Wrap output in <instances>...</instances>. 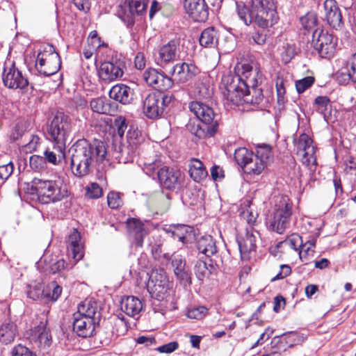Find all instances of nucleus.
<instances>
[{
	"instance_id": "864d4df0",
	"label": "nucleus",
	"mask_w": 356,
	"mask_h": 356,
	"mask_svg": "<svg viewBox=\"0 0 356 356\" xmlns=\"http://www.w3.org/2000/svg\"><path fill=\"white\" fill-rule=\"evenodd\" d=\"M208 313V309L204 306L193 307L187 312V316L189 318L200 320Z\"/></svg>"
},
{
	"instance_id": "680f3d73",
	"label": "nucleus",
	"mask_w": 356,
	"mask_h": 356,
	"mask_svg": "<svg viewBox=\"0 0 356 356\" xmlns=\"http://www.w3.org/2000/svg\"><path fill=\"white\" fill-rule=\"evenodd\" d=\"M143 165L144 166L143 170L149 176L153 175L155 169L159 166L156 163V159L154 158L152 159H145Z\"/></svg>"
},
{
	"instance_id": "c03bdc74",
	"label": "nucleus",
	"mask_w": 356,
	"mask_h": 356,
	"mask_svg": "<svg viewBox=\"0 0 356 356\" xmlns=\"http://www.w3.org/2000/svg\"><path fill=\"white\" fill-rule=\"evenodd\" d=\"M90 108L93 112L99 114H106L108 112V106L104 97H98L92 99L90 104Z\"/></svg>"
},
{
	"instance_id": "f3484780",
	"label": "nucleus",
	"mask_w": 356,
	"mask_h": 356,
	"mask_svg": "<svg viewBox=\"0 0 356 356\" xmlns=\"http://www.w3.org/2000/svg\"><path fill=\"white\" fill-rule=\"evenodd\" d=\"M123 74V64L118 60L103 62L98 70L99 77L104 83L119 80Z\"/></svg>"
},
{
	"instance_id": "49530a36",
	"label": "nucleus",
	"mask_w": 356,
	"mask_h": 356,
	"mask_svg": "<svg viewBox=\"0 0 356 356\" xmlns=\"http://www.w3.org/2000/svg\"><path fill=\"white\" fill-rule=\"evenodd\" d=\"M282 59L284 63H289L296 54L295 45L288 42L284 43L280 49Z\"/></svg>"
},
{
	"instance_id": "20e7f679",
	"label": "nucleus",
	"mask_w": 356,
	"mask_h": 356,
	"mask_svg": "<svg viewBox=\"0 0 356 356\" xmlns=\"http://www.w3.org/2000/svg\"><path fill=\"white\" fill-rule=\"evenodd\" d=\"M32 193L38 195L42 204L60 201L67 195L66 185L60 179L50 180L35 178L31 184Z\"/></svg>"
},
{
	"instance_id": "1a4fd4ad",
	"label": "nucleus",
	"mask_w": 356,
	"mask_h": 356,
	"mask_svg": "<svg viewBox=\"0 0 356 356\" xmlns=\"http://www.w3.org/2000/svg\"><path fill=\"white\" fill-rule=\"evenodd\" d=\"M172 99L171 95L160 92L149 93L143 100V113L148 118L155 119L162 115Z\"/></svg>"
},
{
	"instance_id": "c756f323",
	"label": "nucleus",
	"mask_w": 356,
	"mask_h": 356,
	"mask_svg": "<svg viewBox=\"0 0 356 356\" xmlns=\"http://www.w3.org/2000/svg\"><path fill=\"white\" fill-rule=\"evenodd\" d=\"M30 339L37 343L38 346H49L51 343V336L44 323L41 322L32 330Z\"/></svg>"
},
{
	"instance_id": "052dcab7",
	"label": "nucleus",
	"mask_w": 356,
	"mask_h": 356,
	"mask_svg": "<svg viewBox=\"0 0 356 356\" xmlns=\"http://www.w3.org/2000/svg\"><path fill=\"white\" fill-rule=\"evenodd\" d=\"M195 273L198 280H202L207 273V267L204 261H197L194 268Z\"/></svg>"
},
{
	"instance_id": "09e8293b",
	"label": "nucleus",
	"mask_w": 356,
	"mask_h": 356,
	"mask_svg": "<svg viewBox=\"0 0 356 356\" xmlns=\"http://www.w3.org/2000/svg\"><path fill=\"white\" fill-rule=\"evenodd\" d=\"M173 86L172 80L171 78L161 72L159 77L158 79V81L156 82L154 88L161 90L165 91L170 89Z\"/></svg>"
},
{
	"instance_id": "f704fd0d",
	"label": "nucleus",
	"mask_w": 356,
	"mask_h": 356,
	"mask_svg": "<svg viewBox=\"0 0 356 356\" xmlns=\"http://www.w3.org/2000/svg\"><path fill=\"white\" fill-rule=\"evenodd\" d=\"M188 171L191 177L196 182L204 179L208 175L203 163L197 159H191Z\"/></svg>"
},
{
	"instance_id": "37998d69",
	"label": "nucleus",
	"mask_w": 356,
	"mask_h": 356,
	"mask_svg": "<svg viewBox=\"0 0 356 356\" xmlns=\"http://www.w3.org/2000/svg\"><path fill=\"white\" fill-rule=\"evenodd\" d=\"M316 245L315 240H309L300 247L298 253L302 261H307L314 256Z\"/></svg>"
},
{
	"instance_id": "e433bc0d",
	"label": "nucleus",
	"mask_w": 356,
	"mask_h": 356,
	"mask_svg": "<svg viewBox=\"0 0 356 356\" xmlns=\"http://www.w3.org/2000/svg\"><path fill=\"white\" fill-rule=\"evenodd\" d=\"M62 293V288L56 282L47 284L42 289L41 296L47 301L55 302Z\"/></svg>"
},
{
	"instance_id": "72a5a7b5",
	"label": "nucleus",
	"mask_w": 356,
	"mask_h": 356,
	"mask_svg": "<svg viewBox=\"0 0 356 356\" xmlns=\"http://www.w3.org/2000/svg\"><path fill=\"white\" fill-rule=\"evenodd\" d=\"M218 40V31L213 26L205 29L201 33L199 41L202 47H214Z\"/></svg>"
},
{
	"instance_id": "b1692460",
	"label": "nucleus",
	"mask_w": 356,
	"mask_h": 356,
	"mask_svg": "<svg viewBox=\"0 0 356 356\" xmlns=\"http://www.w3.org/2000/svg\"><path fill=\"white\" fill-rule=\"evenodd\" d=\"M253 22L262 29L273 27L279 20L277 9L252 13Z\"/></svg>"
},
{
	"instance_id": "6e6d98bb",
	"label": "nucleus",
	"mask_w": 356,
	"mask_h": 356,
	"mask_svg": "<svg viewBox=\"0 0 356 356\" xmlns=\"http://www.w3.org/2000/svg\"><path fill=\"white\" fill-rule=\"evenodd\" d=\"M348 76L353 82L356 83V52L349 58L346 64Z\"/></svg>"
},
{
	"instance_id": "a19ab883",
	"label": "nucleus",
	"mask_w": 356,
	"mask_h": 356,
	"mask_svg": "<svg viewBox=\"0 0 356 356\" xmlns=\"http://www.w3.org/2000/svg\"><path fill=\"white\" fill-rule=\"evenodd\" d=\"M302 245V238L298 234H292L284 241L280 242L278 246L289 248L295 252H298L300 247Z\"/></svg>"
},
{
	"instance_id": "412c9836",
	"label": "nucleus",
	"mask_w": 356,
	"mask_h": 356,
	"mask_svg": "<svg viewBox=\"0 0 356 356\" xmlns=\"http://www.w3.org/2000/svg\"><path fill=\"white\" fill-rule=\"evenodd\" d=\"M180 42L179 39L170 40L159 50L158 61L160 65L173 62L180 58Z\"/></svg>"
},
{
	"instance_id": "7ed1b4c3",
	"label": "nucleus",
	"mask_w": 356,
	"mask_h": 356,
	"mask_svg": "<svg viewBox=\"0 0 356 356\" xmlns=\"http://www.w3.org/2000/svg\"><path fill=\"white\" fill-rule=\"evenodd\" d=\"M97 303L92 299H86L73 314V330L81 337H90L95 329V321L99 319Z\"/></svg>"
},
{
	"instance_id": "e2e57ef3",
	"label": "nucleus",
	"mask_w": 356,
	"mask_h": 356,
	"mask_svg": "<svg viewBox=\"0 0 356 356\" xmlns=\"http://www.w3.org/2000/svg\"><path fill=\"white\" fill-rule=\"evenodd\" d=\"M40 143V138L36 135H31L29 141L24 145V150L26 152L35 151Z\"/></svg>"
},
{
	"instance_id": "4468645a",
	"label": "nucleus",
	"mask_w": 356,
	"mask_h": 356,
	"mask_svg": "<svg viewBox=\"0 0 356 356\" xmlns=\"http://www.w3.org/2000/svg\"><path fill=\"white\" fill-rule=\"evenodd\" d=\"M312 43L314 49L318 51L322 58L332 56L337 47V40L332 35L323 30L316 29L313 33Z\"/></svg>"
},
{
	"instance_id": "338daca9",
	"label": "nucleus",
	"mask_w": 356,
	"mask_h": 356,
	"mask_svg": "<svg viewBox=\"0 0 356 356\" xmlns=\"http://www.w3.org/2000/svg\"><path fill=\"white\" fill-rule=\"evenodd\" d=\"M179 347V344L177 341H172L168 343L161 346L156 348L159 353H170L176 350Z\"/></svg>"
},
{
	"instance_id": "bf43d9fd",
	"label": "nucleus",
	"mask_w": 356,
	"mask_h": 356,
	"mask_svg": "<svg viewBox=\"0 0 356 356\" xmlns=\"http://www.w3.org/2000/svg\"><path fill=\"white\" fill-rule=\"evenodd\" d=\"M330 99L327 96H318L314 101L317 106V111L321 113H324L330 104Z\"/></svg>"
},
{
	"instance_id": "774afa93",
	"label": "nucleus",
	"mask_w": 356,
	"mask_h": 356,
	"mask_svg": "<svg viewBox=\"0 0 356 356\" xmlns=\"http://www.w3.org/2000/svg\"><path fill=\"white\" fill-rule=\"evenodd\" d=\"M267 35L262 31L254 32L252 35L254 42L258 45H264L266 42Z\"/></svg>"
},
{
	"instance_id": "2eb2a0df",
	"label": "nucleus",
	"mask_w": 356,
	"mask_h": 356,
	"mask_svg": "<svg viewBox=\"0 0 356 356\" xmlns=\"http://www.w3.org/2000/svg\"><path fill=\"white\" fill-rule=\"evenodd\" d=\"M145 138L141 131L131 127L127 134V145H123L120 152L122 156H126L127 160H131L136 154H139L140 146L143 145Z\"/></svg>"
},
{
	"instance_id": "aec40b11",
	"label": "nucleus",
	"mask_w": 356,
	"mask_h": 356,
	"mask_svg": "<svg viewBox=\"0 0 356 356\" xmlns=\"http://www.w3.org/2000/svg\"><path fill=\"white\" fill-rule=\"evenodd\" d=\"M189 108L190 111L197 117L199 121L209 125L216 124V130L218 129V123L217 115H215L211 107L200 102H193L191 103Z\"/></svg>"
},
{
	"instance_id": "79ce46f5",
	"label": "nucleus",
	"mask_w": 356,
	"mask_h": 356,
	"mask_svg": "<svg viewBox=\"0 0 356 356\" xmlns=\"http://www.w3.org/2000/svg\"><path fill=\"white\" fill-rule=\"evenodd\" d=\"M236 12L238 17L244 24L249 26L253 22V16L249 8L242 1H236Z\"/></svg>"
},
{
	"instance_id": "f8f14e48",
	"label": "nucleus",
	"mask_w": 356,
	"mask_h": 356,
	"mask_svg": "<svg viewBox=\"0 0 356 356\" xmlns=\"http://www.w3.org/2000/svg\"><path fill=\"white\" fill-rule=\"evenodd\" d=\"M160 184L168 190H179L185 184V176L179 170L163 166L157 172Z\"/></svg>"
},
{
	"instance_id": "a211bd4d",
	"label": "nucleus",
	"mask_w": 356,
	"mask_h": 356,
	"mask_svg": "<svg viewBox=\"0 0 356 356\" xmlns=\"http://www.w3.org/2000/svg\"><path fill=\"white\" fill-rule=\"evenodd\" d=\"M3 82L5 86L12 89H22L29 84L28 80L24 77L21 71L12 64L10 67H6L2 75Z\"/></svg>"
},
{
	"instance_id": "39448f33",
	"label": "nucleus",
	"mask_w": 356,
	"mask_h": 356,
	"mask_svg": "<svg viewBox=\"0 0 356 356\" xmlns=\"http://www.w3.org/2000/svg\"><path fill=\"white\" fill-rule=\"evenodd\" d=\"M291 214L292 206L288 197H276L273 211L266 218V225L271 230L282 234L289 226Z\"/></svg>"
},
{
	"instance_id": "ddd939ff",
	"label": "nucleus",
	"mask_w": 356,
	"mask_h": 356,
	"mask_svg": "<svg viewBox=\"0 0 356 356\" xmlns=\"http://www.w3.org/2000/svg\"><path fill=\"white\" fill-rule=\"evenodd\" d=\"M147 5L148 0H129L120 6L119 17L127 26H132L135 22V16L145 13Z\"/></svg>"
},
{
	"instance_id": "de8ad7c7",
	"label": "nucleus",
	"mask_w": 356,
	"mask_h": 356,
	"mask_svg": "<svg viewBox=\"0 0 356 356\" xmlns=\"http://www.w3.org/2000/svg\"><path fill=\"white\" fill-rule=\"evenodd\" d=\"M300 22L305 29L312 30L317 25L318 18L315 13H308L300 18Z\"/></svg>"
},
{
	"instance_id": "9d476101",
	"label": "nucleus",
	"mask_w": 356,
	"mask_h": 356,
	"mask_svg": "<svg viewBox=\"0 0 356 356\" xmlns=\"http://www.w3.org/2000/svg\"><path fill=\"white\" fill-rule=\"evenodd\" d=\"M71 128V124L67 116L56 115L48 127L47 132L51 140L58 145L65 146Z\"/></svg>"
},
{
	"instance_id": "603ef678",
	"label": "nucleus",
	"mask_w": 356,
	"mask_h": 356,
	"mask_svg": "<svg viewBox=\"0 0 356 356\" xmlns=\"http://www.w3.org/2000/svg\"><path fill=\"white\" fill-rule=\"evenodd\" d=\"M76 263V262L74 260V262L72 264H66L64 259H58L49 266V272L55 274L60 272L62 270L72 268Z\"/></svg>"
},
{
	"instance_id": "ea45409f",
	"label": "nucleus",
	"mask_w": 356,
	"mask_h": 356,
	"mask_svg": "<svg viewBox=\"0 0 356 356\" xmlns=\"http://www.w3.org/2000/svg\"><path fill=\"white\" fill-rule=\"evenodd\" d=\"M236 75L234 77H240L245 80L248 83H252L254 78L250 79L252 72V67L248 63H238L235 67Z\"/></svg>"
},
{
	"instance_id": "8fccbe9b",
	"label": "nucleus",
	"mask_w": 356,
	"mask_h": 356,
	"mask_svg": "<svg viewBox=\"0 0 356 356\" xmlns=\"http://www.w3.org/2000/svg\"><path fill=\"white\" fill-rule=\"evenodd\" d=\"M160 74L161 72L158 70L153 68H149L143 73V79L147 85L154 88Z\"/></svg>"
},
{
	"instance_id": "9b49d317",
	"label": "nucleus",
	"mask_w": 356,
	"mask_h": 356,
	"mask_svg": "<svg viewBox=\"0 0 356 356\" xmlns=\"http://www.w3.org/2000/svg\"><path fill=\"white\" fill-rule=\"evenodd\" d=\"M295 145L297 155L301 157L302 164L307 166L311 171L315 170L317 163L312 138L307 134H302L296 140Z\"/></svg>"
},
{
	"instance_id": "f257e3e1",
	"label": "nucleus",
	"mask_w": 356,
	"mask_h": 356,
	"mask_svg": "<svg viewBox=\"0 0 356 356\" xmlns=\"http://www.w3.org/2000/svg\"><path fill=\"white\" fill-rule=\"evenodd\" d=\"M70 167L74 176L82 178L92 170L95 163H102L106 157V149L101 141L92 144L85 139L77 140L71 147Z\"/></svg>"
},
{
	"instance_id": "a18cd8bd",
	"label": "nucleus",
	"mask_w": 356,
	"mask_h": 356,
	"mask_svg": "<svg viewBox=\"0 0 356 356\" xmlns=\"http://www.w3.org/2000/svg\"><path fill=\"white\" fill-rule=\"evenodd\" d=\"M252 92L254 94L252 95L249 90L245 92L244 104H258L262 101L263 94L261 90L252 88Z\"/></svg>"
},
{
	"instance_id": "c85d7f7f",
	"label": "nucleus",
	"mask_w": 356,
	"mask_h": 356,
	"mask_svg": "<svg viewBox=\"0 0 356 356\" xmlns=\"http://www.w3.org/2000/svg\"><path fill=\"white\" fill-rule=\"evenodd\" d=\"M120 308L127 315L134 318H138L143 309V303L137 297L127 296L122 299Z\"/></svg>"
},
{
	"instance_id": "c9c22d12",
	"label": "nucleus",
	"mask_w": 356,
	"mask_h": 356,
	"mask_svg": "<svg viewBox=\"0 0 356 356\" xmlns=\"http://www.w3.org/2000/svg\"><path fill=\"white\" fill-rule=\"evenodd\" d=\"M17 333L16 325L10 321H6L0 327V341L8 344L13 342Z\"/></svg>"
},
{
	"instance_id": "a878e982",
	"label": "nucleus",
	"mask_w": 356,
	"mask_h": 356,
	"mask_svg": "<svg viewBox=\"0 0 356 356\" xmlns=\"http://www.w3.org/2000/svg\"><path fill=\"white\" fill-rule=\"evenodd\" d=\"M126 223L128 232L134 238L136 245L141 247L144 238L147 234L145 225L136 218H129Z\"/></svg>"
},
{
	"instance_id": "0eeeda50",
	"label": "nucleus",
	"mask_w": 356,
	"mask_h": 356,
	"mask_svg": "<svg viewBox=\"0 0 356 356\" xmlns=\"http://www.w3.org/2000/svg\"><path fill=\"white\" fill-rule=\"evenodd\" d=\"M172 285L164 270L159 268L152 271L147 289L152 298L161 301L170 296Z\"/></svg>"
},
{
	"instance_id": "473e14b6",
	"label": "nucleus",
	"mask_w": 356,
	"mask_h": 356,
	"mask_svg": "<svg viewBox=\"0 0 356 356\" xmlns=\"http://www.w3.org/2000/svg\"><path fill=\"white\" fill-rule=\"evenodd\" d=\"M172 83H184L191 77L190 69L186 63L176 64L169 72Z\"/></svg>"
},
{
	"instance_id": "4c0bfd02",
	"label": "nucleus",
	"mask_w": 356,
	"mask_h": 356,
	"mask_svg": "<svg viewBox=\"0 0 356 356\" xmlns=\"http://www.w3.org/2000/svg\"><path fill=\"white\" fill-rule=\"evenodd\" d=\"M64 147L65 146L63 145H58L57 147H54V150L49 149L45 150L44 152L45 163L48 162L53 165H58L65 156Z\"/></svg>"
},
{
	"instance_id": "423d86ee",
	"label": "nucleus",
	"mask_w": 356,
	"mask_h": 356,
	"mask_svg": "<svg viewBox=\"0 0 356 356\" xmlns=\"http://www.w3.org/2000/svg\"><path fill=\"white\" fill-rule=\"evenodd\" d=\"M222 94L227 102L233 105L244 104L245 92L248 91L245 80L227 75L222 79Z\"/></svg>"
},
{
	"instance_id": "f03ea898",
	"label": "nucleus",
	"mask_w": 356,
	"mask_h": 356,
	"mask_svg": "<svg viewBox=\"0 0 356 356\" xmlns=\"http://www.w3.org/2000/svg\"><path fill=\"white\" fill-rule=\"evenodd\" d=\"M236 162L250 175H259L272 161L273 154L269 145H259L253 153L245 147L237 149L234 153Z\"/></svg>"
},
{
	"instance_id": "7c9ffc66",
	"label": "nucleus",
	"mask_w": 356,
	"mask_h": 356,
	"mask_svg": "<svg viewBox=\"0 0 356 356\" xmlns=\"http://www.w3.org/2000/svg\"><path fill=\"white\" fill-rule=\"evenodd\" d=\"M172 266L174 272L179 280L185 283H191V275L186 268V263L181 255H172Z\"/></svg>"
},
{
	"instance_id": "bb28decb",
	"label": "nucleus",
	"mask_w": 356,
	"mask_h": 356,
	"mask_svg": "<svg viewBox=\"0 0 356 356\" xmlns=\"http://www.w3.org/2000/svg\"><path fill=\"white\" fill-rule=\"evenodd\" d=\"M167 233L175 240L177 239L183 244L188 243L194 238L193 228L186 225H177L165 229Z\"/></svg>"
},
{
	"instance_id": "69168bd1",
	"label": "nucleus",
	"mask_w": 356,
	"mask_h": 356,
	"mask_svg": "<svg viewBox=\"0 0 356 356\" xmlns=\"http://www.w3.org/2000/svg\"><path fill=\"white\" fill-rule=\"evenodd\" d=\"M12 356H36L31 352L26 347L18 345L12 350Z\"/></svg>"
},
{
	"instance_id": "5701e85b",
	"label": "nucleus",
	"mask_w": 356,
	"mask_h": 356,
	"mask_svg": "<svg viewBox=\"0 0 356 356\" xmlns=\"http://www.w3.org/2000/svg\"><path fill=\"white\" fill-rule=\"evenodd\" d=\"M325 18L334 29H338L342 24V15L335 0H325L323 3Z\"/></svg>"
},
{
	"instance_id": "4d7b16f0",
	"label": "nucleus",
	"mask_w": 356,
	"mask_h": 356,
	"mask_svg": "<svg viewBox=\"0 0 356 356\" xmlns=\"http://www.w3.org/2000/svg\"><path fill=\"white\" fill-rule=\"evenodd\" d=\"M107 202L108 207L112 209H118L122 204L120 195L116 192H110L108 194Z\"/></svg>"
},
{
	"instance_id": "0e129e2a",
	"label": "nucleus",
	"mask_w": 356,
	"mask_h": 356,
	"mask_svg": "<svg viewBox=\"0 0 356 356\" xmlns=\"http://www.w3.org/2000/svg\"><path fill=\"white\" fill-rule=\"evenodd\" d=\"M14 165L12 162L0 165V178L7 179L13 173Z\"/></svg>"
},
{
	"instance_id": "cd10ccee",
	"label": "nucleus",
	"mask_w": 356,
	"mask_h": 356,
	"mask_svg": "<svg viewBox=\"0 0 356 356\" xmlns=\"http://www.w3.org/2000/svg\"><path fill=\"white\" fill-rule=\"evenodd\" d=\"M187 129L198 139H203L213 136L217 131L216 124L209 125L200 121L197 123L190 122L187 124Z\"/></svg>"
},
{
	"instance_id": "2f4dec72",
	"label": "nucleus",
	"mask_w": 356,
	"mask_h": 356,
	"mask_svg": "<svg viewBox=\"0 0 356 356\" xmlns=\"http://www.w3.org/2000/svg\"><path fill=\"white\" fill-rule=\"evenodd\" d=\"M197 250L206 257H210L218 253L216 242L210 235L202 236L197 243Z\"/></svg>"
},
{
	"instance_id": "6e6552de",
	"label": "nucleus",
	"mask_w": 356,
	"mask_h": 356,
	"mask_svg": "<svg viewBox=\"0 0 356 356\" xmlns=\"http://www.w3.org/2000/svg\"><path fill=\"white\" fill-rule=\"evenodd\" d=\"M59 54L51 44H46L37 56L35 67L41 74L49 76L56 73L60 67Z\"/></svg>"
},
{
	"instance_id": "6ab92c4d",
	"label": "nucleus",
	"mask_w": 356,
	"mask_h": 356,
	"mask_svg": "<svg viewBox=\"0 0 356 356\" xmlns=\"http://www.w3.org/2000/svg\"><path fill=\"white\" fill-rule=\"evenodd\" d=\"M186 13L195 22H204L209 17V8L204 0H184Z\"/></svg>"
},
{
	"instance_id": "dca6fc26",
	"label": "nucleus",
	"mask_w": 356,
	"mask_h": 356,
	"mask_svg": "<svg viewBox=\"0 0 356 356\" xmlns=\"http://www.w3.org/2000/svg\"><path fill=\"white\" fill-rule=\"evenodd\" d=\"M259 233L253 227H247L244 233L237 237V243L241 258L247 260L252 252L256 249V240Z\"/></svg>"
},
{
	"instance_id": "58836bf2",
	"label": "nucleus",
	"mask_w": 356,
	"mask_h": 356,
	"mask_svg": "<svg viewBox=\"0 0 356 356\" xmlns=\"http://www.w3.org/2000/svg\"><path fill=\"white\" fill-rule=\"evenodd\" d=\"M250 7L252 13L277 9L274 0H251Z\"/></svg>"
},
{
	"instance_id": "393cba45",
	"label": "nucleus",
	"mask_w": 356,
	"mask_h": 356,
	"mask_svg": "<svg viewBox=\"0 0 356 356\" xmlns=\"http://www.w3.org/2000/svg\"><path fill=\"white\" fill-rule=\"evenodd\" d=\"M108 95L111 99L122 104H127L133 99L134 90L125 84L118 83L111 88Z\"/></svg>"
},
{
	"instance_id": "13d9d810",
	"label": "nucleus",
	"mask_w": 356,
	"mask_h": 356,
	"mask_svg": "<svg viewBox=\"0 0 356 356\" xmlns=\"http://www.w3.org/2000/svg\"><path fill=\"white\" fill-rule=\"evenodd\" d=\"M86 195L89 198H99L102 195V189L97 183H92L86 188Z\"/></svg>"
},
{
	"instance_id": "4be33fe9",
	"label": "nucleus",
	"mask_w": 356,
	"mask_h": 356,
	"mask_svg": "<svg viewBox=\"0 0 356 356\" xmlns=\"http://www.w3.org/2000/svg\"><path fill=\"white\" fill-rule=\"evenodd\" d=\"M66 243L67 252L75 262L82 259L84 256L83 244L81 241V234L77 229H74L70 232Z\"/></svg>"
},
{
	"instance_id": "3c124183",
	"label": "nucleus",
	"mask_w": 356,
	"mask_h": 356,
	"mask_svg": "<svg viewBox=\"0 0 356 356\" xmlns=\"http://www.w3.org/2000/svg\"><path fill=\"white\" fill-rule=\"evenodd\" d=\"M29 165L31 169L35 171H42L47 168L45 159L39 155H32L29 159Z\"/></svg>"
},
{
	"instance_id": "5fc2aeb1",
	"label": "nucleus",
	"mask_w": 356,
	"mask_h": 356,
	"mask_svg": "<svg viewBox=\"0 0 356 356\" xmlns=\"http://www.w3.org/2000/svg\"><path fill=\"white\" fill-rule=\"evenodd\" d=\"M315 79L313 76H307L296 81V88L298 93L304 92L310 88L314 83Z\"/></svg>"
}]
</instances>
